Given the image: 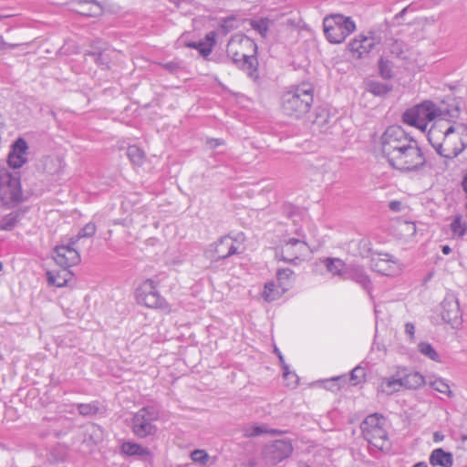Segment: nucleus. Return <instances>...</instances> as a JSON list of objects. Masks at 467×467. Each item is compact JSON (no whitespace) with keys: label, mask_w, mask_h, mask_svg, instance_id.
I'll list each match as a JSON object with an SVG mask.
<instances>
[{"label":"nucleus","mask_w":467,"mask_h":467,"mask_svg":"<svg viewBox=\"0 0 467 467\" xmlns=\"http://www.w3.org/2000/svg\"><path fill=\"white\" fill-rule=\"evenodd\" d=\"M381 152L389 164L401 172L422 170L427 160L416 139L400 126H389L380 138Z\"/></svg>","instance_id":"nucleus-1"},{"label":"nucleus","mask_w":467,"mask_h":467,"mask_svg":"<svg viewBox=\"0 0 467 467\" xmlns=\"http://www.w3.org/2000/svg\"><path fill=\"white\" fill-rule=\"evenodd\" d=\"M428 140L438 155L453 159L467 148V127L436 120L428 131Z\"/></svg>","instance_id":"nucleus-2"},{"label":"nucleus","mask_w":467,"mask_h":467,"mask_svg":"<svg viewBox=\"0 0 467 467\" xmlns=\"http://www.w3.org/2000/svg\"><path fill=\"white\" fill-rule=\"evenodd\" d=\"M226 53L234 64L250 78L256 77L257 45L252 38L243 34L234 35L227 44Z\"/></svg>","instance_id":"nucleus-3"},{"label":"nucleus","mask_w":467,"mask_h":467,"mask_svg":"<svg viewBox=\"0 0 467 467\" xmlns=\"http://www.w3.org/2000/svg\"><path fill=\"white\" fill-rule=\"evenodd\" d=\"M426 383L425 377L419 371L406 366H396L390 375L380 379L378 392L392 395L402 389H419Z\"/></svg>","instance_id":"nucleus-4"},{"label":"nucleus","mask_w":467,"mask_h":467,"mask_svg":"<svg viewBox=\"0 0 467 467\" xmlns=\"http://www.w3.org/2000/svg\"><path fill=\"white\" fill-rule=\"evenodd\" d=\"M314 100V88L309 83H302L286 90L281 99L284 113L299 119L306 115Z\"/></svg>","instance_id":"nucleus-5"},{"label":"nucleus","mask_w":467,"mask_h":467,"mask_svg":"<svg viewBox=\"0 0 467 467\" xmlns=\"http://www.w3.org/2000/svg\"><path fill=\"white\" fill-rule=\"evenodd\" d=\"M443 111L434 102L424 100L404 111L403 123L425 131L430 122L433 120L443 121Z\"/></svg>","instance_id":"nucleus-6"},{"label":"nucleus","mask_w":467,"mask_h":467,"mask_svg":"<svg viewBox=\"0 0 467 467\" xmlns=\"http://www.w3.org/2000/svg\"><path fill=\"white\" fill-rule=\"evenodd\" d=\"M324 33L332 44L342 43L356 30L355 22L340 14L327 16L323 20Z\"/></svg>","instance_id":"nucleus-7"},{"label":"nucleus","mask_w":467,"mask_h":467,"mask_svg":"<svg viewBox=\"0 0 467 467\" xmlns=\"http://www.w3.org/2000/svg\"><path fill=\"white\" fill-rule=\"evenodd\" d=\"M160 411L155 406H144L135 412L130 428L138 438H146L156 434L158 428L155 421L159 420Z\"/></svg>","instance_id":"nucleus-8"},{"label":"nucleus","mask_w":467,"mask_h":467,"mask_svg":"<svg viewBox=\"0 0 467 467\" xmlns=\"http://www.w3.org/2000/svg\"><path fill=\"white\" fill-rule=\"evenodd\" d=\"M385 420L378 414L368 415L361 423L364 439L378 450L388 447V435L384 429Z\"/></svg>","instance_id":"nucleus-9"},{"label":"nucleus","mask_w":467,"mask_h":467,"mask_svg":"<svg viewBox=\"0 0 467 467\" xmlns=\"http://www.w3.org/2000/svg\"><path fill=\"white\" fill-rule=\"evenodd\" d=\"M298 237H289L284 235L281 240V246L276 251V257L284 262L296 264V261L304 256L307 251L308 246L305 240L301 239V233L299 229L296 230Z\"/></svg>","instance_id":"nucleus-10"},{"label":"nucleus","mask_w":467,"mask_h":467,"mask_svg":"<svg viewBox=\"0 0 467 467\" xmlns=\"http://www.w3.org/2000/svg\"><path fill=\"white\" fill-rule=\"evenodd\" d=\"M22 199L20 178L5 169H0V201L5 205L19 202Z\"/></svg>","instance_id":"nucleus-11"},{"label":"nucleus","mask_w":467,"mask_h":467,"mask_svg":"<svg viewBox=\"0 0 467 467\" xmlns=\"http://www.w3.org/2000/svg\"><path fill=\"white\" fill-rule=\"evenodd\" d=\"M136 299L139 304L144 305L149 308L170 311L169 304L160 295L155 282L151 279H146L136 289Z\"/></svg>","instance_id":"nucleus-12"},{"label":"nucleus","mask_w":467,"mask_h":467,"mask_svg":"<svg viewBox=\"0 0 467 467\" xmlns=\"http://www.w3.org/2000/svg\"><path fill=\"white\" fill-rule=\"evenodd\" d=\"M371 269L387 276L397 275L401 272V264L392 254L385 252L372 254Z\"/></svg>","instance_id":"nucleus-13"},{"label":"nucleus","mask_w":467,"mask_h":467,"mask_svg":"<svg viewBox=\"0 0 467 467\" xmlns=\"http://www.w3.org/2000/svg\"><path fill=\"white\" fill-rule=\"evenodd\" d=\"M236 244V240L232 236H223L217 242L209 245L205 251V255L213 261L225 259L237 253L239 246Z\"/></svg>","instance_id":"nucleus-14"},{"label":"nucleus","mask_w":467,"mask_h":467,"mask_svg":"<svg viewBox=\"0 0 467 467\" xmlns=\"http://www.w3.org/2000/svg\"><path fill=\"white\" fill-rule=\"evenodd\" d=\"M441 306L442 320L449 324L451 328L459 329L462 324V317L458 298L453 294H447Z\"/></svg>","instance_id":"nucleus-15"},{"label":"nucleus","mask_w":467,"mask_h":467,"mask_svg":"<svg viewBox=\"0 0 467 467\" xmlns=\"http://www.w3.org/2000/svg\"><path fill=\"white\" fill-rule=\"evenodd\" d=\"M379 43L372 32L359 34L348 44V50L355 58L367 57Z\"/></svg>","instance_id":"nucleus-16"},{"label":"nucleus","mask_w":467,"mask_h":467,"mask_svg":"<svg viewBox=\"0 0 467 467\" xmlns=\"http://www.w3.org/2000/svg\"><path fill=\"white\" fill-rule=\"evenodd\" d=\"M53 259L60 267L69 269V267L78 264L80 256L75 249V242L67 245H57L53 252Z\"/></svg>","instance_id":"nucleus-17"},{"label":"nucleus","mask_w":467,"mask_h":467,"mask_svg":"<svg viewBox=\"0 0 467 467\" xmlns=\"http://www.w3.org/2000/svg\"><path fill=\"white\" fill-rule=\"evenodd\" d=\"M292 451L293 446L290 441L277 440L265 448V455L272 464H276L287 458Z\"/></svg>","instance_id":"nucleus-18"},{"label":"nucleus","mask_w":467,"mask_h":467,"mask_svg":"<svg viewBox=\"0 0 467 467\" xmlns=\"http://www.w3.org/2000/svg\"><path fill=\"white\" fill-rule=\"evenodd\" d=\"M27 142L23 138H18L11 146L7 156V163L13 169L21 168L27 160Z\"/></svg>","instance_id":"nucleus-19"},{"label":"nucleus","mask_w":467,"mask_h":467,"mask_svg":"<svg viewBox=\"0 0 467 467\" xmlns=\"http://www.w3.org/2000/svg\"><path fill=\"white\" fill-rule=\"evenodd\" d=\"M344 280H351L358 284L364 290H366L369 296H371V281L365 269L361 266L348 265Z\"/></svg>","instance_id":"nucleus-20"},{"label":"nucleus","mask_w":467,"mask_h":467,"mask_svg":"<svg viewBox=\"0 0 467 467\" xmlns=\"http://www.w3.org/2000/svg\"><path fill=\"white\" fill-rule=\"evenodd\" d=\"M73 274L69 269L61 267L58 271H47V279L50 285L57 287L66 286L68 282L72 279Z\"/></svg>","instance_id":"nucleus-21"},{"label":"nucleus","mask_w":467,"mask_h":467,"mask_svg":"<svg viewBox=\"0 0 467 467\" xmlns=\"http://www.w3.org/2000/svg\"><path fill=\"white\" fill-rule=\"evenodd\" d=\"M429 461L432 466L451 467L453 464V456L451 452L438 448L431 452Z\"/></svg>","instance_id":"nucleus-22"},{"label":"nucleus","mask_w":467,"mask_h":467,"mask_svg":"<svg viewBox=\"0 0 467 467\" xmlns=\"http://www.w3.org/2000/svg\"><path fill=\"white\" fill-rule=\"evenodd\" d=\"M449 228L453 239H462L467 233V223L462 214H455L451 217Z\"/></svg>","instance_id":"nucleus-23"},{"label":"nucleus","mask_w":467,"mask_h":467,"mask_svg":"<svg viewBox=\"0 0 467 467\" xmlns=\"http://www.w3.org/2000/svg\"><path fill=\"white\" fill-rule=\"evenodd\" d=\"M275 277L276 280L275 282L285 292H287L295 282V274L290 268H278Z\"/></svg>","instance_id":"nucleus-24"},{"label":"nucleus","mask_w":467,"mask_h":467,"mask_svg":"<svg viewBox=\"0 0 467 467\" xmlns=\"http://www.w3.org/2000/svg\"><path fill=\"white\" fill-rule=\"evenodd\" d=\"M323 265L333 275H338L344 279L348 266L339 258L327 257L323 260Z\"/></svg>","instance_id":"nucleus-25"},{"label":"nucleus","mask_w":467,"mask_h":467,"mask_svg":"<svg viewBox=\"0 0 467 467\" xmlns=\"http://www.w3.org/2000/svg\"><path fill=\"white\" fill-rule=\"evenodd\" d=\"M426 383L424 385H429L434 390L446 395L447 397H452V391L451 390L450 385L447 380L441 377L436 376H429L425 378Z\"/></svg>","instance_id":"nucleus-26"},{"label":"nucleus","mask_w":467,"mask_h":467,"mask_svg":"<svg viewBox=\"0 0 467 467\" xmlns=\"http://www.w3.org/2000/svg\"><path fill=\"white\" fill-rule=\"evenodd\" d=\"M285 293L275 281H269L265 284L262 297L265 301L270 303L279 299Z\"/></svg>","instance_id":"nucleus-27"},{"label":"nucleus","mask_w":467,"mask_h":467,"mask_svg":"<svg viewBox=\"0 0 467 467\" xmlns=\"http://www.w3.org/2000/svg\"><path fill=\"white\" fill-rule=\"evenodd\" d=\"M349 245L350 247H353L357 250L355 254L361 257H370L371 259L372 254L377 252L372 250L370 241L366 238L360 239L358 241H352Z\"/></svg>","instance_id":"nucleus-28"},{"label":"nucleus","mask_w":467,"mask_h":467,"mask_svg":"<svg viewBox=\"0 0 467 467\" xmlns=\"http://www.w3.org/2000/svg\"><path fill=\"white\" fill-rule=\"evenodd\" d=\"M121 452L127 456H141L147 454V450L134 441H124L121 444Z\"/></svg>","instance_id":"nucleus-29"},{"label":"nucleus","mask_w":467,"mask_h":467,"mask_svg":"<svg viewBox=\"0 0 467 467\" xmlns=\"http://www.w3.org/2000/svg\"><path fill=\"white\" fill-rule=\"evenodd\" d=\"M239 26V20L236 16L231 15L226 17H223L220 19L219 23V32H221L223 35H227L234 29L237 28Z\"/></svg>","instance_id":"nucleus-30"},{"label":"nucleus","mask_w":467,"mask_h":467,"mask_svg":"<svg viewBox=\"0 0 467 467\" xmlns=\"http://www.w3.org/2000/svg\"><path fill=\"white\" fill-rule=\"evenodd\" d=\"M418 351L424 357L435 362H441V356L429 342H420L418 344Z\"/></svg>","instance_id":"nucleus-31"},{"label":"nucleus","mask_w":467,"mask_h":467,"mask_svg":"<svg viewBox=\"0 0 467 467\" xmlns=\"http://www.w3.org/2000/svg\"><path fill=\"white\" fill-rule=\"evenodd\" d=\"M391 90V86L379 81H370L368 84V91L375 96H384Z\"/></svg>","instance_id":"nucleus-32"},{"label":"nucleus","mask_w":467,"mask_h":467,"mask_svg":"<svg viewBox=\"0 0 467 467\" xmlns=\"http://www.w3.org/2000/svg\"><path fill=\"white\" fill-rule=\"evenodd\" d=\"M127 156L134 165L140 166L143 163L144 152L136 145L128 147Z\"/></svg>","instance_id":"nucleus-33"},{"label":"nucleus","mask_w":467,"mask_h":467,"mask_svg":"<svg viewBox=\"0 0 467 467\" xmlns=\"http://www.w3.org/2000/svg\"><path fill=\"white\" fill-rule=\"evenodd\" d=\"M18 222V213H10L4 216L0 221V230L2 231H11L15 228Z\"/></svg>","instance_id":"nucleus-34"},{"label":"nucleus","mask_w":467,"mask_h":467,"mask_svg":"<svg viewBox=\"0 0 467 467\" xmlns=\"http://www.w3.org/2000/svg\"><path fill=\"white\" fill-rule=\"evenodd\" d=\"M87 56L92 57L98 65L102 67H109L110 62V57L109 55V51L104 49L102 51H89L87 53Z\"/></svg>","instance_id":"nucleus-35"},{"label":"nucleus","mask_w":467,"mask_h":467,"mask_svg":"<svg viewBox=\"0 0 467 467\" xmlns=\"http://www.w3.org/2000/svg\"><path fill=\"white\" fill-rule=\"evenodd\" d=\"M283 378L286 381V385L295 389L299 383V378L295 371H291L287 364L283 366Z\"/></svg>","instance_id":"nucleus-36"},{"label":"nucleus","mask_w":467,"mask_h":467,"mask_svg":"<svg viewBox=\"0 0 467 467\" xmlns=\"http://www.w3.org/2000/svg\"><path fill=\"white\" fill-rule=\"evenodd\" d=\"M365 376V368L361 366H357L351 370L349 378L347 377V381L348 380L351 385L357 386L364 380Z\"/></svg>","instance_id":"nucleus-37"},{"label":"nucleus","mask_w":467,"mask_h":467,"mask_svg":"<svg viewBox=\"0 0 467 467\" xmlns=\"http://www.w3.org/2000/svg\"><path fill=\"white\" fill-rule=\"evenodd\" d=\"M250 25L253 29L257 31L263 37H265L269 29V19L260 18L251 20Z\"/></svg>","instance_id":"nucleus-38"},{"label":"nucleus","mask_w":467,"mask_h":467,"mask_svg":"<svg viewBox=\"0 0 467 467\" xmlns=\"http://www.w3.org/2000/svg\"><path fill=\"white\" fill-rule=\"evenodd\" d=\"M347 382V376H337L324 381L325 389L335 391L339 389Z\"/></svg>","instance_id":"nucleus-39"},{"label":"nucleus","mask_w":467,"mask_h":467,"mask_svg":"<svg viewBox=\"0 0 467 467\" xmlns=\"http://www.w3.org/2000/svg\"><path fill=\"white\" fill-rule=\"evenodd\" d=\"M78 413L83 416H91L96 414L99 408L98 402L79 403L77 405Z\"/></svg>","instance_id":"nucleus-40"},{"label":"nucleus","mask_w":467,"mask_h":467,"mask_svg":"<svg viewBox=\"0 0 467 467\" xmlns=\"http://www.w3.org/2000/svg\"><path fill=\"white\" fill-rule=\"evenodd\" d=\"M186 47L198 50L202 57H208L211 54V45H206L203 40L188 42Z\"/></svg>","instance_id":"nucleus-41"},{"label":"nucleus","mask_w":467,"mask_h":467,"mask_svg":"<svg viewBox=\"0 0 467 467\" xmlns=\"http://www.w3.org/2000/svg\"><path fill=\"white\" fill-rule=\"evenodd\" d=\"M275 431H274V430L268 431L266 427L264 425H254V426L245 428L244 435L247 437H255V436H259L263 433L275 432Z\"/></svg>","instance_id":"nucleus-42"},{"label":"nucleus","mask_w":467,"mask_h":467,"mask_svg":"<svg viewBox=\"0 0 467 467\" xmlns=\"http://www.w3.org/2000/svg\"><path fill=\"white\" fill-rule=\"evenodd\" d=\"M191 459L194 462L204 465L209 460V455L204 450L196 449L191 452Z\"/></svg>","instance_id":"nucleus-43"},{"label":"nucleus","mask_w":467,"mask_h":467,"mask_svg":"<svg viewBox=\"0 0 467 467\" xmlns=\"http://www.w3.org/2000/svg\"><path fill=\"white\" fill-rule=\"evenodd\" d=\"M379 69L380 76L385 79H389L392 77L391 68L389 61L380 58L379 61Z\"/></svg>","instance_id":"nucleus-44"},{"label":"nucleus","mask_w":467,"mask_h":467,"mask_svg":"<svg viewBox=\"0 0 467 467\" xmlns=\"http://www.w3.org/2000/svg\"><path fill=\"white\" fill-rule=\"evenodd\" d=\"M86 3L91 5V7L89 9V12H81L83 15L88 16H95L101 14L102 7L96 0H87Z\"/></svg>","instance_id":"nucleus-45"},{"label":"nucleus","mask_w":467,"mask_h":467,"mask_svg":"<svg viewBox=\"0 0 467 467\" xmlns=\"http://www.w3.org/2000/svg\"><path fill=\"white\" fill-rule=\"evenodd\" d=\"M96 229L93 223H88L79 231L78 238L91 237L95 234Z\"/></svg>","instance_id":"nucleus-46"},{"label":"nucleus","mask_w":467,"mask_h":467,"mask_svg":"<svg viewBox=\"0 0 467 467\" xmlns=\"http://www.w3.org/2000/svg\"><path fill=\"white\" fill-rule=\"evenodd\" d=\"M206 45H211V52L213 51V48L216 43V32L215 31H210L205 35V41Z\"/></svg>","instance_id":"nucleus-47"},{"label":"nucleus","mask_w":467,"mask_h":467,"mask_svg":"<svg viewBox=\"0 0 467 467\" xmlns=\"http://www.w3.org/2000/svg\"><path fill=\"white\" fill-rule=\"evenodd\" d=\"M389 208L392 212L400 213L404 209V206L400 201L393 200V201L389 202Z\"/></svg>","instance_id":"nucleus-48"},{"label":"nucleus","mask_w":467,"mask_h":467,"mask_svg":"<svg viewBox=\"0 0 467 467\" xmlns=\"http://www.w3.org/2000/svg\"><path fill=\"white\" fill-rule=\"evenodd\" d=\"M405 333L410 337V340L414 338L415 326L414 324L408 322L405 324Z\"/></svg>","instance_id":"nucleus-49"},{"label":"nucleus","mask_w":467,"mask_h":467,"mask_svg":"<svg viewBox=\"0 0 467 467\" xmlns=\"http://www.w3.org/2000/svg\"><path fill=\"white\" fill-rule=\"evenodd\" d=\"M223 140H221V139H211V140L208 141V143L210 144V146H211L212 148L218 147V146L222 145V144H223Z\"/></svg>","instance_id":"nucleus-50"},{"label":"nucleus","mask_w":467,"mask_h":467,"mask_svg":"<svg viewBox=\"0 0 467 467\" xmlns=\"http://www.w3.org/2000/svg\"><path fill=\"white\" fill-rule=\"evenodd\" d=\"M275 353L277 355L281 368H283L284 364H286L285 361L284 356L282 355L281 351L277 348H275Z\"/></svg>","instance_id":"nucleus-51"},{"label":"nucleus","mask_w":467,"mask_h":467,"mask_svg":"<svg viewBox=\"0 0 467 467\" xmlns=\"http://www.w3.org/2000/svg\"><path fill=\"white\" fill-rule=\"evenodd\" d=\"M441 252H442L443 254L447 255V254H451V248L449 245H447V244L446 245H442L441 246Z\"/></svg>","instance_id":"nucleus-52"},{"label":"nucleus","mask_w":467,"mask_h":467,"mask_svg":"<svg viewBox=\"0 0 467 467\" xmlns=\"http://www.w3.org/2000/svg\"><path fill=\"white\" fill-rule=\"evenodd\" d=\"M165 67L170 71H174L176 68V65L174 63H167Z\"/></svg>","instance_id":"nucleus-53"},{"label":"nucleus","mask_w":467,"mask_h":467,"mask_svg":"<svg viewBox=\"0 0 467 467\" xmlns=\"http://www.w3.org/2000/svg\"><path fill=\"white\" fill-rule=\"evenodd\" d=\"M8 44L4 40L2 36H0V50L5 48Z\"/></svg>","instance_id":"nucleus-54"},{"label":"nucleus","mask_w":467,"mask_h":467,"mask_svg":"<svg viewBox=\"0 0 467 467\" xmlns=\"http://www.w3.org/2000/svg\"><path fill=\"white\" fill-rule=\"evenodd\" d=\"M411 467H429L427 462H419L417 463H415L414 465H412Z\"/></svg>","instance_id":"nucleus-55"},{"label":"nucleus","mask_w":467,"mask_h":467,"mask_svg":"<svg viewBox=\"0 0 467 467\" xmlns=\"http://www.w3.org/2000/svg\"><path fill=\"white\" fill-rule=\"evenodd\" d=\"M322 116L321 115H317L315 121H314V124L315 125H320L322 124Z\"/></svg>","instance_id":"nucleus-56"},{"label":"nucleus","mask_w":467,"mask_h":467,"mask_svg":"<svg viewBox=\"0 0 467 467\" xmlns=\"http://www.w3.org/2000/svg\"><path fill=\"white\" fill-rule=\"evenodd\" d=\"M407 8H403L398 15H397V17L398 16H402L403 14L406 12Z\"/></svg>","instance_id":"nucleus-57"},{"label":"nucleus","mask_w":467,"mask_h":467,"mask_svg":"<svg viewBox=\"0 0 467 467\" xmlns=\"http://www.w3.org/2000/svg\"><path fill=\"white\" fill-rule=\"evenodd\" d=\"M461 439H462V441L463 442L467 441V434H462V435L461 436Z\"/></svg>","instance_id":"nucleus-58"},{"label":"nucleus","mask_w":467,"mask_h":467,"mask_svg":"<svg viewBox=\"0 0 467 467\" xmlns=\"http://www.w3.org/2000/svg\"><path fill=\"white\" fill-rule=\"evenodd\" d=\"M5 16H1V15H0V21H2V20H3V18H5Z\"/></svg>","instance_id":"nucleus-59"},{"label":"nucleus","mask_w":467,"mask_h":467,"mask_svg":"<svg viewBox=\"0 0 467 467\" xmlns=\"http://www.w3.org/2000/svg\"><path fill=\"white\" fill-rule=\"evenodd\" d=\"M2 269H3V265H2V263H0V271H2Z\"/></svg>","instance_id":"nucleus-60"},{"label":"nucleus","mask_w":467,"mask_h":467,"mask_svg":"<svg viewBox=\"0 0 467 467\" xmlns=\"http://www.w3.org/2000/svg\"><path fill=\"white\" fill-rule=\"evenodd\" d=\"M375 314L377 315L378 314V310H377V307L375 306Z\"/></svg>","instance_id":"nucleus-61"}]
</instances>
